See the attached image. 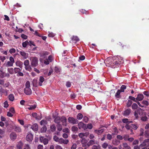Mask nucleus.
Returning <instances> with one entry per match:
<instances>
[{"instance_id":"1","label":"nucleus","mask_w":149,"mask_h":149,"mask_svg":"<svg viewBox=\"0 0 149 149\" xmlns=\"http://www.w3.org/2000/svg\"><path fill=\"white\" fill-rule=\"evenodd\" d=\"M123 60L122 58L120 56L110 57L107 58L104 61L107 66L115 68L118 67L119 65L122 64Z\"/></svg>"},{"instance_id":"2","label":"nucleus","mask_w":149,"mask_h":149,"mask_svg":"<svg viewBox=\"0 0 149 149\" xmlns=\"http://www.w3.org/2000/svg\"><path fill=\"white\" fill-rule=\"evenodd\" d=\"M30 60L31 65L32 67H35L38 65V59L36 57H30Z\"/></svg>"},{"instance_id":"3","label":"nucleus","mask_w":149,"mask_h":149,"mask_svg":"<svg viewBox=\"0 0 149 149\" xmlns=\"http://www.w3.org/2000/svg\"><path fill=\"white\" fill-rule=\"evenodd\" d=\"M149 146V139L145 140L140 145V147H146Z\"/></svg>"},{"instance_id":"4","label":"nucleus","mask_w":149,"mask_h":149,"mask_svg":"<svg viewBox=\"0 0 149 149\" xmlns=\"http://www.w3.org/2000/svg\"><path fill=\"white\" fill-rule=\"evenodd\" d=\"M12 128L17 132H20L22 130L20 127L18 125L13 124L12 125Z\"/></svg>"},{"instance_id":"5","label":"nucleus","mask_w":149,"mask_h":149,"mask_svg":"<svg viewBox=\"0 0 149 149\" xmlns=\"http://www.w3.org/2000/svg\"><path fill=\"white\" fill-rule=\"evenodd\" d=\"M28 127L31 128L34 131H37L38 130V125L36 123L33 124L32 125L29 124L28 125Z\"/></svg>"},{"instance_id":"6","label":"nucleus","mask_w":149,"mask_h":149,"mask_svg":"<svg viewBox=\"0 0 149 149\" xmlns=\"http://www.w3.org/2000/svg\"><path fill=\"white\" fill-rule=\"evenodd\" d=\"M61 121L62 123L63 126H66L67 125V119L64 116H62L61 118Z\"/></svg>"},{"instance_id":"7","label":"nucleus","mask_w":149,"mask_h":149,"mask_svg":"<svg viewBox=\"0 0 149 149\" xmlns=\"http://www.w3.org/2000/svg\"><path fill=\"white\" fill-rule=\"evenodd\" d=\"M40 141L41 142H43L44 145L47 144L48 142V140L47 139L44 138L42 136L40 137Z\"/></svg>"},{"instance_id":"8","label":"nucleus","mask_w":149,"mask_h":149,"mask_svg":"<svg viewBox=\"0 0 149 149\" xmlns=\"http://www.w3.org/2000/svg\"><path fill=\"white\" fill-rule=\"evenodd\" d=\"M19 54L22 56L24 59H26L29 56V54L28 53H26L24 52L23 51H21L19 52Z\"/></svg>"},{"instance_id":"9","label":"nucleus","mask_w":149,"mask_h":149,"mask_svg":"<svg viewBox=\"0 0 149 149\" xmlns=\"http://www.w3.org/2000/svg\"><path fill=\"white\" fill-rule=\"evenodd\" d=\"M69 140L68 139H64L62 138H60L59 143L60 144H67L69 142Z\"/></svg>"},{"instance_id":"10","label":"nucleus","mask_w":149,"mask_h":149,"mask_svg":"<svg viewBox=\"0 0 149 149\" xmlns=\"http://www.w3.org/2000/svg\"><path fill=\"white\" fill-rule=\"evenodd\" d=\"M78 126L79 129H80L82 128L84 129H87L86 125L84 124L82 122H80L78 124Z\"/></svg>"},{"instance_id":"11","label":"nucleus","mask_w":149,"mask_h":149,"mask_svg":"<svg viewBox=\"0 0 149 149\" xmlns=\"http://www.w3.org/2000/svg\"><path fill=\"white\" fill-rule=\"evenodd\" d=\"M24 91V93L27 95H30L31 93V90L30 88H25Z\"/></svg>"},{"instance_id":"12","label":"nucleus","mask_w":149,"mask_h":149,"mask_svg":"<svg viewBox=\"0 0 149 149\" xmlns=\"http://www.w3.org/2000/svg\"><path fill=\"white\" fill-rule=\"evenodd\" d=\"M26 139L27 141L30 142L32 141L33 139V135L31 133H29L28 134Z\"/></svg>"},{"instance_id":"13","label":"nucleus","mask_w":149,"mask_h":149,"mask_svg":"<svg viewBox=\"0 0 149 149\" xmlns=\"http://www.w3.org/2000/svg\"><path fill=\"white\" fill-rule=\"evenodd\" d=\"M68 122L73 124L76 123V121L75 119L72 117H69L68 118Z\"/></svg>"},{"instance_id":"14","label":"nucleus","mask_w":149,"mask_h":149,"mask_svg":"<svg viewBox=\"0 0 149 149\" xmlns=\"http://www.w3.org/2000/svg\"><path fill=\"white\" fill-rule=\"evenodd\" d=\"M15 64L16 66L19 67L21 69L23 67V63L20 61H18L15 62Z\"/></svg>"},{"instance_id":"15","label":"nucleus","mask_w":149,"mask_h":149,"mask_svg":"<svg viewBox=\"0 0 149 149\" xmlns=\"http://www.w3.org/2000/svg\"><path fill=\"white\" fill-rule=\"evenodd\" d=\"M143 95L142 94L139 93L138 95L136 97V99L137 101H141L143 99Z\"/></svg>"},{"instance_id":"16","label":"nucleus","mask_w":149,"mask_h":149,"mask_svg":"<svg viewBox=\"0 0 149 149\" xmlns=\"http://www.w3.org/2000/svg\"><path fill=\"white\" fill-rule=\"evenodd\" d=\"M71 38L72 42L74 43H76L79 40V38L77 36H73Z\"/></svg>"},{"instance_id":"17","label":"nucleus","mask_w":149,"mask_h":149,"mask_svg":"<svg viewBox=\"0 0 149 149\" xmlns=\"http://www.w3.org/2000/svg\"><path fill=\"white\" fill-rule=\"evenodd\" d=\"M131 112V109H127L125 110L123 113V115L125 116H128Z\"/></svg>"},{"instance_id":"18","label":"nucleus","mask_w":149,"mask_h":149,"mask_svg":"<svg viewBox=\"0 0 149 149\" xmlns=\"http://www.w3.org/2000/svg\"><path fill=\"white\" fill-rule=\"evenodd\" d=\"M10 139L13 140L16 138L17 135L15 133L13 132L10 134Z\"/></svg>"},{"instance_id":"19","label":"nucleus","mask_w":149,"mask_h":149,"mask_svg":"<svg viewBox=\"0 0 149 149\" xmlns=\"http://www.w3.org/2000/svg\"><path fill=\"white\" fill-rule=\"evenodd\" d=\"M45 80L44 78L42 76H40L39 78V85L40 86H41L42 85V83Z\"/></svg>"},{"instance_id":"20","label":"nucleus","mask_w":149,"mask_h":149,"mask_svg":"<svg viewBox=\"0 0 149 149\" xmlns=\"http://www.w3.org/2000/svg\"><path fill=\"white\" fill-rule=\"evenodd\" d=\"M142 104L143 106H144V107L146 108L147 106L148 105L149 103L147 101L143 100L142 101Z\"/></svg>"},{"instance_id":"21","label":"nucleus","mask_w":149,"mask_h":149,"mask_svg":"<svg viewBox=\"0 0 149 149\" xmlns=\"http://www.w3.org/2000/svg\"><path fill=\"white\" fill-rule=\"evenodd\" d=\"M112 143L114 145L117 146L120 143V141L119 140H117V139H114L112 140Z\"/></svg>"},{"instance_id":"22","label":"nucleus","mask_w":149,"mask_h":149,"mask_svg":"<svg viewBox=\"0 0 149 149\" xmlns=\"http://www.w3.org/2000/svg\"><path fill=\"white\" fill-rule=\"evenodd\" d=\"M4 64L6 67H9L12 66L13 65V63L9 61L6 62H5Z\"/></svg>"},{"instance_id":"23","label":"nucleus","mask_w":149,"mask_h":149,"mask_svg":"<svg viewBox=\"0 0 149 149\" xmlns=\"http://www.w3.org/2000/svg\"><path fill=\"white\" fill-rule=\"evenodd\" d=\"M54 122L57 124H60L61 122V118L59 117H56L54 119Z\"/></svg>"},{"instance_id":"24","label":"nucleus","mask_w":149,"mask_h":149,"mask_svg":"<svg viewBox=\"0 0 149 149\" xmlns=\"http://www.w3.org/2000/svg\"><path fill=\"white\" fill-rule=\"evenodd\" d=\"M121 92L120 90H118L117 92L116 93L115 95V97L117 98H120V94Z\"/></svg>"},{"instance_id":"25","label":"nucleus","mask_w":149,"mask_h":149,"mask_svg":"<svg viewBox=\"0 0 149 149\" xmlns=\"http://www.w3.org/2000/svg\"><path fill=\"white\" fill-rule=\"evenodd\" d=\"M25 68L26 70L30 72L32 70L31 67L29 65L25 66Z\"/></svg>"},{"instance_id":"26","label":"nucleus","mask_w":149,"mask_h":149,"mask_svg":"<svg viewBox=\"0 0 149 149\" xmlns=\"http://www.w3.org/2000/svg\"><path fill=\"white\" fill-rule=\"evenodd\" d=\"M36 107V106L35 105H33L29 106V107H27L26 109L29 110H32L35 109Z\"/></svg>"},{"instance_id":"27","label":"nucleus","mask_w":149,"mask_h":149,"mask_svg":"<svg viewBox=\"0 0 149 149\" xmlns=\"http://www.w3.org/2000/svg\"><path fill=\"white\" fill-rule=\"evenodd\" d=\"M95 143L94 140H91L87 143V145L88 146H89L93 144H95Z\"/></svg>"},{"instance_id":"28","label":"nucleus","mask_w":149,"mask_h":149,"mask_svg":"<svg viewBox=\"0 0 149 149\" xmlns=\"http://www.w3.org/2000/svg\"><path fill=\"white\" fill-rule=\"evenodd\" d=\"M9 99L11 101H13L14 99V97L13 94H10L8 96Z\"/></svg>"},{"instance_id":"29","label":"nucleus","mask_w":149,"mask_h":149,"mask_svg":"<svg viewBox=\"0 0 149 149\" xmlns=\"http://www.w3.org/2000/svg\"><path fill=\"white\" fill-rule=\"evenodd\" d=\"M47 123L46 120H42L40 122V124L42 125L43 126H45V125L47 124Z\"/></svg>"},{"instance_id":"30","label":"nucleus","mask_w":149,"mask_h":149,"mask_svg":"<svg viewBox=\"0 0 149 149\" xmlns=\"http://www.w3.org/2000/svg\"><path fill=\"white\" fill-rule=\"evenodd\" d=\"M136 111L137 112V113L140 116L142 114V110L141 108H139Z\"/></svg>"},{"instance_id":"31","label":"nucleus","mask_w":149,"mask_h":149,"mask_svg":"<svg viewBox=\"0 0 149 149\" xmlns=\"http://www.w3.org/2000/svg\"><path fill=\"white\" fill-rule=\"evenodd\" d=\"M123 122L124 123H127V124H129L130 123H132V121H129L128 119L127 118H125L123 119L122 120Z\"/></svg>"},{"instance_id":"32","label":"nucleus","mask_w":149,"mask_h":149,"mask_svg":"<svg viewBox=\"0 0 149 149\" xmlns=\"http://www.w3.org/2000/svg\"><path fill=\"white\" fill-rule=\"evenodd\" d=\"M8 72L11 74H12L14 73V69L13 68H8L7 69Z\"/></svg>"},{"instance_id":"33","label":"nucleus","mask_w":149,"mask_h":149,"mask_svg":"<svg viewBox=\"0 0 149 149\" xmlns=\"http://www.w3.org/2000/svg\"><path fill=\"white\" fill-rule=\"evenodd\" d=\"M87 142V141L86 140L84 139H82V140H81V142L83 144V146H84L86 145V144Z\"/></svg>"},{"instance_id":"34","label":"nucleus","mask_w":149,"mask_h":149,"mask_svg":"<svg viewBox=\"0 0 149 149\" xmlns=\"http://www.w3.org/2000/svg\"><path fill=\"white\" fill-rule=\"evenodd\" d=\"M138 107L137 104L135 103H133L132 106V109H136Z\"/></svg>"},{"instance_id":"35","label":"nucleus","mask_w":149,"mask_h":149,"mask_svg":"<svg viewBox=\"0 0 149 149\" xmlns=\"http://www.w3.org/2000/svg\"><path fill=\"white\" fill-rule=\"evenodd\" d=\"M123 149H130V147L126 143H123Z\"/></svg>"},{"instance_id":"36","label":"nucleus","mask_w":149,"mask_h":149,"mask_svg":"<svg viewBox=\"0 0 149 149\" xmlns=\"http://www.w3.org/2000/svg\"><path fill=\"white\" fill-rule=\"evenodd\" d=\"M57 128L58 130L61 131L63 129L62 125L60 124H58L57 125Z\"/></svg>"},{"instance_id":"37","label":"nucleus","mask_w":149,"mask_h":149,"mask_svg":"<svg viewBox=\"0 0 149 149\" xmlns=\"http://www.w3.org/2000/svg\"><path fill=\"white\" fill-rule=\"evenodd\" d=\"M126 88V86L124 85H123L120 87V91L121 92H123L124 91V90Z\"/></svg>"},{"instance_id":"38","label":"nucleus","mask_w":149,"mask_h":149,"mask_svg":"<svg viewBox=\"0 0 149 149\" xmlns=\"http://www.w3.org/2000/svg\"><path fill=\"white\" fill-rule=\"evenodd\" d=\"M14 72L15 73H18L19 72H20L22 70L21 68H14Z\"/></svg>"},{"instance_id":"39","label":"nucleus","mask_w":149,"mask_h":149,"mask_svg":"<svg viewBox=\"0 0 149 149\" xmlns=\"http://www.w3.org/2000/svg\"><path fill=\"white\" fill-rule=\"evenodd\" d=\"M22 142H20L17 146V149H22Z\"/></svg>"},{"instance_id":"40","label":"nucleus","mask_w":149,"mask_h":149,"mask_svg":"<svg viewBox=\"0 0 149 149\" xmlns=\"http://www.w3.org/2000/svg\"><path fill=\"white\" fill-rule=\"evenodd\" d=\"M72 130L73 132H77L78 130V128L77 127L73 126L72 128Z\"/></svg>"},{"instance_id":"41","label":"nucleus","mask_w":149,"mask_h":149,"mask_svg":"<svg viewBox=\"0 0 149 149\" xmlns=\"http://www.w3.org/2000/svg\"><path fill=\"white\" fill-rule=\"evenodd\" d=\"M51 131L52 132L54 131L56 129V127L54 125H52L50 126Z\"/></svg>"},{"instance_id":"42","label":"nucleus","mask_w":149,"mask_h":149,"mask_svg":"<svg viewBox=\"0 0 149 149\" xmlns=\"http://www.w3.org/2000/svg\"><path fill=\"white\" fill-rule=\"evenodd\" d=\"M83 116L81 113H79L78 114L77 116V119L78 120H81L83 118Z\"/></svg>"},{"instance_id":"43","label":"nucleus","mask_w":149,"mask_h":149,"mask_svg":"<svg viewBox=\"0 0 149 149\" xmlns=\"http://www.w3.org/2000/svg\"><path fill=\"white\" fill-rule=\"evenodd\" d=\"M132 102L131 100H128L127 104V107H130L132 105Z\"/></svg>"},{"instance_id":"44","label":"nucleus","mask_w":149,"mask_h":149,"mask_svg":"<svg viewBox=\"0 0 149 149\" xmlns=\"http://www.w3.org/2000/svg\"><path fill=\"white\" fill-rule=\"evenodd\" d=\"M47 130V128L46 126H43V127H42L40 130V131L41 132H45Z\"/></svg>"},{"instance_id":"45","label":"nucleus","mask_w":149,"mask_h":149,"mask_svg":"<svg viewBox=\"0 0 149 149\" xmlns=\"http://www.w3.org/2000/svg\"><path fill=\"white\" fill-rule=\"evenodd\" d=\"M29 43V42L27 40L25 41L24 42H23L22 44V46L24 47H26L27 45Z\"/></svg>"},{"instance_id":"46","label":"nucleus","mask_w":149,"mask_h":149,"mask_svg":"<svg viewBox=\"0 0 149 149\" xmlns=\"http://www.w3.org/2000/svg\"><path fill=\"white\" fill-rule=\"evenodd\" d=\"M129 98L130 99V100H133L134 102H136V98H135L134 97L132 96H129Z\"/></svg>"},{"instance_id":"47","label":"nucleus","mask_w":149,"mask_h":149,"mask_svg":"<svg viewBox=\"0 0 149 149\" xmlns=\"http://www.w3.org/2000/svg\"><path fill=\"white\" fill-rule=\"evenodd\" d=\"M53 139L56 142H58L59 143L60 139L56 136H54Z\"/></svg>"},{"instance_id":"48","label":"nucleus","mask_w":149,"mask_h":149,"mask_svg":"<svg viewBox=\"0 0 149 149\" xmlns=\"http://www.w3.org/2000/svg\"><path fill=\"white\" fill-rule=\"evenodd\" d=\"M24 64L25 66L29 65V61L28 60H26L24 62Z\"/></svg>"},{"instance_id":"49","label":"nucleus","mask_w":149,"mask_h":149,"mask_svg":"<svg viewBox=\"0 0 149 149\" xmlns=\"http://www.w3.org/2000/svg\"><path fill=\"white\" fill-rule=\"evenodd\" d=\"M15 52H16L15 49L13 48L9 50V52L11 54H12L13 53H15Z\"/></svg>"},{"instance_id":"50","label":"nucleus","mask_w":149,"mask_h":149,"mask_svg":"<svg viewBox=\"0 0 149 149\" xmlns=\"http://www.w3.org/2000/svg\"><path fill=\"white\" fill-rule=\"evenodd\" d=\"M103 131V130H95V132L97 133L98 134H100L102 133Z\"/></svg>"},{"instance_id":"51","label":"nucleus","mask_w":149,"mask_h":149,"mask_svg":"<svg viewBox=\"0 0 149 149\" xmlns=\"http://www.w3.org/2000/svg\"><path fill=\"white\" fill-rule=\"evenodd\" d=\"M92 149H100V147L99 145H94L92 148Z\"/></svg>"},{"instance_id":"52","label":"nucleus","mask_w":149,"mask_h":149,"mask_svg":"<svg viewBox=\"0 0 149 149\" xmlns=\"http://www.w3.org/2000/svg\"><path fill=\"white\" fill-rule=\"evenodd\" d=\"M69 130L68 128H65L63 130V132L68 133L69 132Z\"/></svg>"},{"instance_id":"53","label":"nucleus","mask_w":149,"mask_h":149,"mask_svg":"<svg viewBox=\"0 0 149 149\" xmlns=\"http://www.w3.org/2000/svg\"><path fill=\"white\" fill-rule=\"evenodd\" d=\"M3 107L5 108H7L8 107L9 105L7 101H5L3 103Z\"/></svg>"},{"instance_id":"54","label":"nucleus","mask_w":149,"mask_h":149,"mask_svg":"<svg viewBox=\"0 0 149 149\" xmlns=\"http://www.w3.org/2000/svg\"><path fill=\"white\" fill-rule=\"evenodd\" d=\"M55 36V34L53 33L52 32H49L48 36L49 37H53Z\"/></svg>"},{"instance_id":"55","label":"nucleus","mask_w":149,"mask_h":149,"mask_svg":"<svg viewBox=\"0 0 149 149\" xmlns=\"http://www.w3.org/2000/svg\"><path fill=\"white\" fill-rule=\"evenodd\" d=\"M50 62H52L53 60V58L52 56L50 55L49 56L48 58L47 59Z\"/></svg>"},{"instance_id":"56","label":"nucleus","mask_w":149,"mask_h":149,"mask_svg":"<svg viewBox=\"0 0 149 149\" xmlns=\"http://www.w3.org/2000/svg\"><path fill=\"white\" fill-rule=\"evenodd\" d=\"M9 61H10L12 63H15V60L13 58L12 56H11L10 57H9Z\"/></svg>"},{"instance_id":"57","label":"nucleus","mask_w":149,"mask_h":149,"mask_svg":"<svg viewBox=\"0 0 149 149\" xmlns=\"http://www.w3.org/2000/svg\"><path fill=\"white\" fill-rule=\"evenodd\" d=\"M87 128H88L89 129H91L93 128V125H92L91 123L88 124L87 125Z\"/></svg>"},{"instance_id":"58","label":"nucleus","mask_w":149,"mask_h":149,"mask_svg":"<svg viewBox=\"0 0 149 149\" xmlns=\"http://www.w3.org/2000/svg\"><path fill=\"white\" fill-rule=\"evenodd\" d=\"M108 146V145L107 143H104L102 144V147L104 148H106L107 146Z\"/></svg>"},{"instance_id":"59","label":"nucleus","mask_w":149,"mask_h":149,"mask_svg":"<svg viewBox=\"0 0 149 149\" xmlns=\"http://www.w3.org/2000/svg\"><path fill=\"white\" fill-rule=\"evenodd\" d=\"M129 138V136L128 135H125L123 138V139L125 141H127L128 140V139Z\"/></svg>"},{"instance_id":"60","label":"nucleus","mask_w":149,"mask_h":149,"mask_svg":"<svg viewBox=\"0 0 149 149\" xmlns=\"http://www.w3.org/2000/svg\"><path fill=\"white\" fill-rule=\"evenodd\" d=\"M5 73L3 71L0 72V77L1 78L4 77V76Z\"/></svg>"},{"instance_id":"61","label":"nucleus","mask_w":149,"mask_h":149,"mask_svg":"<svg viewBox=\"0 0 149 149\" xmlns=\"http://www.w3.org/2000/svg\"><path fill=\"white\" fill-rule=\"evenodd\" d=\"M83 120L85 122L87 123L88 120V118L86 116H84L83 118Z\"/></svg>"},{"instance_id":"62","label":"nucleus","mask_w":149,"mask_h":149,"mask_svg":"<svg viewBox=\"0 0 149 149\" xmlns=\"http://www.w3.org/2000/svg\"><path fill=\"white\" fill-rule=\"evenodd\" d=\"M147 119H148V118L146 116L142 117L141 118V120L143 121H147Z\"/></svg>"},{"instance_id":"63","label":"nucleus","mask_w":149,"mask_h":149,"mask_svg":"<svg viewBox=\"0 0 149 149\" xmlns=\"http://www.w3.org/2000/svg\"><path fill=\"white\" fill-rule=\"evenodd\" d=\"M107 138L109 140H111L112 138L111 135L109 134H107Z\"/></svg>"},{"instance_id":"64","label":"nucleus","mask_w":149,"mask_h":149,"mask_svg":"<svg viewBox=\"0 0 149 149\" xmlns=\"http://www.w3.org/2000/svg\"><path fill=\"white\" fill-rule=\"evenodd\" d=\"M131 127H132L134 129L136 130L138 128V127L136 125L132 124Z\"/></svg>"}]
</instances>
